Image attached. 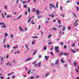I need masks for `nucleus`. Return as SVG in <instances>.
I'll return each mask as SVG.
<instances>
[{
    "instance_id": "1",
    "label": "nucleus",
    "mask_w": 79,
    "mask_h": 79,
    "mask_svg": "<svg viewBox=\"0 0 79 79\" xmlns=\"http://www.w3.org/2000/svg\"><path fill=\"white\" fill-rule=\"evenodd\" d=\"M59 49V47H58L56 46L55 47V50L56 52H57L58 53V52H59L60 51L58 50Z\"/></svg>"
},
{
    "instance_id": "2",
    "label": "nucleus",
    "mask_w": 79,
    "mask_h": 79,
    "mask_svg": "<svg viewBox=\"0 0 79 79\" xmlns=\"http://www.w3.org/2000/svg\"><path fill=\"white\" fill-rule=\"evenodd\" d=\"M55 64L56 65H58V64H59V62L58 61V60H56V62L55 63Z\"/></svg>"
},
{
    "instance_id": "3",
    "label": "nucleus",
    "mask_w": 79,
    "mask_h": 79,
    "mask_svg": "<svg viewBox=\"0 0 79 79\" xmlns=\"http://www.w3.org/2000/svg\"><path fill=\"white\" fill-rule=\"evenodd\" d=\"M44 58H46V61H47V60H48V58H49V57L47 56H44Z\"/></svg>"
},
{
    "instance_id": "4",
    "label": "nucleus",
    "mask_w": 79,
    "mask_h": 79,
    "mask_svg": "<svg viewBox=\"0 0 79 79\" xmlns=\"http://www.w3.org/2000/svg\"><path fill=\"white\" fill-rule=\"evenodd\" d=\"M31 60V58H28L25 60V61H30Z\"/></svg>"
},
{
    "instance_id": "5",
    "label": "nucleus",
    "mask_w": 79,
    "mask_h": 79,
    "mask_svg": "<svg viewBox=\"0 0 79 79\" xmlns=\"http://www.w3.org/2000/svg\"><path fill=\"white\" fill-rule=\"evenodd\" d=\"M74 66L75 67H76V66H77V63L76 62H74Z\"/></svg>"
},
{
    "instance_id": "6",
    "label": "nucleus",
    "mask_w": 79,
    "mask_h": 79,
    "mask_svg": "<svg viewBox=\"0 0 79 79\" xmlns=\"http://www.w3.org/2000/svg\"><path fill=\"white\" fill-rule=\"evenodd\" d=\"M71 51L72 52H73V53H76V51L73 50V49L72 48H71Z\"/></svg>"
},
{
    "instance_id": "7",
    "label": "nucleus",
    "mask_w": 79,
    "mask_h": 79,
    "mask_svg": "<svg viewBox=\"0 0 79 79\" xmlns=\"http://www.w3.org/2000/svg\"><path fill=\"white\" fill-rule=\"evenodd\" d=\"M63 55V52H61L59 54V56H61Z\"/></svg>"
},
{
    "instance_id": "8",
    "label": "nucleus",
    "mask_w": 79,
    "mask_h": 79,
    "mask_svg": "<svg viewBox=\"0 0 79 79\" xmlns=\"http://www.w3.org/2000/svg\"><path fill=\"white\" fill-rule=\"evenodd\" d=\"M40 18H42V16H41V15H40L38 17V19H40Z\"/></svg>"
},
{
    "instance_id": "9",
    "label": "nucleus",
    "mask_w": 79,
    "mask_h": 79,
    "mask_svg": "<svg viewBox=\"0 0 79 79\" xmlns=\"http://www.w3.org/2000/svg\"><path fill=\"white\" fill-rule=\"evenodd\" d=\"M78 25V24L76 22L74 23L73 26H77Z\"/></svg>"
},
{
    "instance_id": "10",
    "label": "nucleus",
    "mask_w": 79,
    "mask_h": 79,
    "mask_svg": "<svg viewBox=\"0 0 79 79\" xmlns=\"http://www.w3.org/2000/svg\"><path fill=\"white\" fill-rule=\"evenodd\" d=\"M63 55L65 56H68V54L64 53L63 54Z\"/></svg>"
},
{
    "instance_id": "11",
    "label": "nucleus",
    "mask_w": 79,
    "mask_h": 79,
    "mask_svg": "<svg viewBox=\"0 0 79 79\" xmlns=\"http://www.w3.org/2000/svg\"><path fill=\"white\" fill-rule=\"evenodd\" d=\"M72 14H73V15H74L75 17L76 18H77V16H76V14L73 12H72Z\"/></svg>"
},
{
    "instance_id": "12",
    "label": "nucleus",
    "mask_w": 79,
    "mask_h": 79,
    "mask_svg": "<svg viewBox=\"0 0 79 79\" xmlns=\"http://www.w3.org/2000/svg\"><path fill=\"white\" fill-rule=\"evenodd\" d=\"M30 10H31V8H30V7H28V11L29 13H30Z\"/></svg>"
},
{
    "instance_id": "13",
    "label": "nucleus",
    "mask_w": 79,
    "mask_h": 79,
    "mask_svg": "<svg viewBox=\"0 0 79 79\" xmlns=\"http://www.w3.org/2000/svg\"><path fill=\"white\" fill-rule=\"evenodd\" d=\"M19 29L21 31H23V30L21 27H20Z\"/></svg>"
},
{
    "instance_id": "14",
    "label": "nucleus",
    "mask_w": 79,
    "mask_h": 79,
    "mask_svg": "<svg viewBox=\"0 0 79 79\" xmlns=\"http://www.w3.org/2000/svg\"><path fill=\"white\" fill-rule=\"evenodd\" d=\"M52 29H53V30H55V31H56L57 30V28L55 27H54L52 28Z\"/></svg>"
},
{
    "instance_id": "15",
    "label": "nucleus",
    "mask_w": 79,
    "mask_h": 79,
    "mask_svg": "<svg viewBox=\"0 0 79 79\" xmlns=\"http://www.w3.org/2000/svg\"><path fill=\"white\" fill-rule=\"evenodd\" d=\"M36 52H37V50H36L35 52H33V55H35V53H36Z\"/></svg>"
},
{
    "instance_id": "16",
    "label": "nucleus",
    "mask_w": 79,
    "mask_h": 79,
    "mask_svg": "<svg viewBox=\"0 0 79 79\" xmlns=\"http://www.w3.org/2000/svg\"><path fill=\"white\" fill-rule=\"evenodd\" d=\"M2 28H4V27L5 28H6V25H5L2 26Z\"/></svg>"
},
{
    "instance_id": "17",
    "label": "nucleus",
    "mask_w": 79,
    "mask_h": 79,
    "mask_svg": "<svg viewBox=\"0 0 79 79\" xmlns=\"http://www.w3.org/2000/svg\"><path fill=\"white\" fill-rule=\"evenodd\" d=\"M74 46H76V44H72V47H74Z\"/></svg>"
},
{
    "instance_id": "18",
    "label": "nucleus",
    "mask_w": 79,
    "mask_h": 79,
    "mask_svg": "<svg viewBox=\"0 0 79 79\" xmlns=\"http://www.w3.org/2000/svg\"><path fill=\"white\" fill-rule=\"evenodd\" d=\"M58 23H59V24L60 25V24H61V23L60 22V20H58Z\"/></svg>"
},
{
    "instance_id": "19",
    "label": "nucleus",
    "mask_w": 79,
    "mask_h": 79,
    "mask_svg": "<svg viewBox=\"0 0 79 79\" xmlns=\"http://www.w3.org/2000/svg\"><path fill=\"white\" fill-rule=\"evenodd\" d=\"M5 35L6 37H7V36L8 35V34H7L6 33H5Z\"/></svg>"
},
{
    "instance_id": "20",
    "label": "nucleus",
    "mask_w": 79,
    "mask_h": 79,
    "mask_svg": "<svg viewBox=\"0 0 79 79\" xmlns=\"http://www.w3.org/2000/svg\"><path fill=\"white\" fill-rule=\"evenodd\" d=\"M71 26H69L68 28V29L69 30H71Z\"/></svg>"
},
{
    "instance_id": "21",
    "label": "nucleus",
    "mask_w": 79,
    "mask_h": 79,
    "mask_svg": "<svg viewBox=\"0 0 79 79\" xmlns=\"http://www.w3.org/2000/svg\"><path fill=\"white\" fill-rule=\"evenodd\" d=\"M31 19L30 18L28 20V23H30V21H31Z\"/></svg>"
},
{
    "instance_id": "22",
    "label": "nucleus",
    "mask_w": 79,
    "mask_h": 79,
    "mask_svg": "<svg viewBox=\"0 0 79 79\" xmlns=\"http://www.w3.org/2000/svg\"><path fill=\"white\" fill-rule=\"evenodd\" d=\"M51 37H52V35H51V34L49 35L48 36V38H50Z\"/></svg>"
},
{
    "instance_id": "23",
    "label": "nucleus",
    "mask_w": 79,
    "mask_h": 79,
    "mask_svg": "<svg viewBox=\"0 0 79 79\" xmlns=\"http://www.w3.org/2000/svg\"><path fill=\"white\" fill-rule=\"evenodd\" d=\"M64 30H66V28H65V27H64L62 31H63Z\"/></svg>"
},
{
    "instance_id": "24",
    "label": "nucleus",
    "mask_w": 79,
    "mask_h": 79,
    "mask_svg": "<svg viewBox=\"0 0 79 79\" xmlns=\"http://www.w3.org/2000/svg\"><path fill=\"white\" fill-rule=\"evenodd\" d=\"M1 15L2 16V18L4 19V15H3V13H2L1 14Z\"/></svg>"
},
{
    "instance_id": "25",
    "label": "nucleus",
    "mask_w": 79,
    "mask_h": 79,
    "mask_svg": "<svg viewBox=\"0 0 79 79\" xmlns=\"http://www.w3.org/2000/svg\"><path fill=\"white\" fill-rule=\"evenodd\" d=\"M40 28H41V26L39 25V28H38V30H40Z\"/></svg>"
},
{
    "instance_id": "26",
    "label": "nucleus",
    "mask_w": 79,
    "mask_h": 79,
    "mask_svg": "<svg viewBox=\"0 0 79 79\" xmlns=\"http://www.w3.org/2000/svg\"><path fill=\"white\" fill-rule=\"evenodd\" d=\"M32 38H38V37H37V36H35V37L32 36Z\"/></svg>"
},
{
    "instance_id": "27",
    "label": "nucleus",
    "mask_w": 79,
    "mask_h": 79,
    "mask_svg": "<svg viewBox=\"0 0 79 79\" xmlns=\"http://www.w3.org/2000/svg\"><path fill=\"white\" fill-rule=\"evenodd\" d=\"M24 8H27V5H25L24 6Z\"/></svg>"
},
{
    "instance_id": "28",
    "label": "nucleus",
    "mask_w": 79,
    "mask_h": 79,
    "mask_svg": "<svg viewBox=\"0 0 79 79\" xmlns=\"http://www.w3.org/2000/svg\"><path fill=\"white\" fill-rule=\"evenodd\" d=\"M48 74H49V73H47L45 77H47Z\"/></svg>"
},
{
    "instance_id": "29",
    "label": "nucleus",
    "mask_w": 79,
    "mask_h": 79,
    "mask_svg": "<svg viewBox=\"0 0 79 79\" xmlns=\"http://www.w3.org/2000/svg\"><path fill=\"white\" fill-rule=\"evenodd\" d=\"M77 11H79V7H77Z\"/></svg>"
},
{
    "instance_id": "30",
    "label": "nucleus",
    "mask_w": 79,
    "mask_h": 79,
    "mask_svg": "<svg viewBox=\"0 0 79 79\" xmlns=\"http://www.w3.org/2000/svg\"><path fill=\"white\" fill-rule=\"evenodd\" d=\"M42 64V63H41V62H39V66H41V64Z\"/></svg>"
},
{
    "instance_id": "31",
    "label": "nucleus",
    "mask_w": 79,
    "mask_h": 79,
    "mask_svg": "<svg viewBox=\"0 0 79 79\" xmlns=\"http://www.w3.org/2000/svg\"><path fill=\"white\" fill-rule=\"evenodd\" d=\"M47 47H46V46H45L44 48V50H47Z\"/></svg>"
},
{
    "instance_id": "32",
    "label": "nucleus",
    "mask_w": 79,
    "mask_h": 79,
    "mask_svg": "<svg viewBox=\"0 0 79 79\" xmlns=\"http://www.w3.org/2000/svg\"><path fill=\"white\" fill-rule=\"evenodd\" d=\"M60 44H61V45H63V44H64V43L62 42H60Z\"/></svg>"
},
{
    "instance_id": "33",
    "label": "nucleus",
    "mask_w": 79,
    "mask_h": 79,
    "mask_svg": "<svg viewBox=\"0 0 79 79\" xmlns=\"http://www.w3.org/2000/svg\"><path fill=\"white\" fill-rule=\"evenodd\" d=\"M10 36H11V38H13V35H12V34H10Z\"/></svg>"
},
{
    "instance_id": "34",
    "label": "nucleus",
    "mask_w": 79,
    "mask_h": 79,
    "mask_svg": "<svg viewBox=\"0 0 79 79\" xmlns=\"http://www.w3.org/2000/svg\"><path fill=\"white\" fill-rule=\"evenodd\" d=\"M63 27V25H60L58 27L60 28V27Z\"/></svg>"
},
{
    "instance_id": "35",
    "label": "nucleus",
    "mask_w": 79,
    "mask_h": 79,
    "mask_svg": "<svg viewBox=\"0 0 79 79\" xmlns=\"http://www.w3.org/2000/svg\"><path fill=\"white\" fill-rule=\"evenodd\" d=\"M31 70L30 69V70L29 71H28V74H30V72H31Z\"/></svg>"
},
{
    "instance_id": "36",
    "label": "nucleus",
    "mask_w": 79,
    "mask_h": 79,
    "mask_svg": "<svg viewBox=\"0 0 79 79\" xmlns=\"http://www.w3.org/2000/svg\"><path fill=\"white\" fill-rule=\"evenodd\" d=\"M22 3H26L27 2H26V1H23V2H22Z\"/></svg>"
},
{
    "instance_id": "37",
    "label": "nucleus",
    "mask_w": 79,
    "mask_h": 79,
    "mask_svg": "<svg viewBox=\"0 0 79 79\" xmlns=\"http://www.w3.org/2000/svg\"><path fill=\"white\" fill-rule=\"evenodd\" d=\"M5 40H6V39L5 38H4L3 40V43H5Z\"/></svg>"
},
{
    "instance_id": "38",
    "label": "nucleus",
    "mask_w": 79,
    "mask_h": 79,
    "mask_svg": "<svg viewBox=\"0 0 79 79\" xmlns=\"http://www.w3.org/2000/svg\"><path fill=\"white\" fill-rule=\"evenodd\" d=\"M21 15H20L19 17H17V19H19V18H21Z\"/></svg>"
},
{
    "instance_id": "39",
    "label": "nucleus",
    "mask_w": 79,
    "mask_h": 79,
    "mask_svg": "<svg viewBox=\"0 0 79 79\" xmlns=\"http://www.w3.org/2000/svg\"><path fill=\"white\" fill-rule=\"evenodd\" d=\"M10 45L9 44L7 45V48H10Z\"/></svg>"
},
{
    "instance_id": "40",
    "label": "nucleus",
    "mask_w": 79,
    "mask_h": 79,
    "mask_svg": "<svg viewBox=\"0 0 79 79\" xmlns=\"http://www.w3.org/2000/svg\"><path fill=\"white\" fill-rule=\"evenodd\" d=\"M0 78L1 79H3V77H0Z\"/></svg>"
},
{
    "instance_id": "41",
    "label": "nucleus",
    "mask_w": 79,
    "mask_h": 79,
    "mask_svg": "<svg viewBox=\"0 0 79 79\" xmlns=\"http://www.w3.org/2000/svg\"><path fill=\"white\" fill-rule=\"evenodd\" d=\"M64 48H67V46H66V45H65V46H64Z\"/></svg>"
},
{
    "instance_id": "42",
    "label": "nucleus",
    "mask_w": 79,
    "mask_h": 79,
    "mask_svg": "<svg viewBox=\"0 0 79 79\" xmlns=\"http://www.w3.org/2000/svg\"><path fill=\"white\" fill-rule=\"evenodd\" d=\"M50 44L51 45V44H52V42H49V43H48V45H49Z\"/></svg>"
},
{
    "instance_id": "43",
    "label": "nucleus",
    "mask_w": 79,
    "mask_h": 79,
    "mask_svg": "<svg viewBox=\"0 0 79 79\" xmlns=\"http://www.w3.org/2000/svg\"><path fill=\"white\" fill-rule=\"evenodd\" d=\"M25 46H26V48H27V47H29V46L28 45H27V44H25Z\"/></svg>"
},
{
    "instance_id": "44",
    "label": "nucleus",
    "mask_w": 79,
    "mask_h": 79,
    "mask_svg": "<svg viewBox=\"0 0 79 79\" xmlns=\"http://www.w3.org/2000/svg\"><path fill=\"white\" fill-rule=\"evenodd\" d=\"M33 11H35V12H36V10H35V9H33Z\"/></svg>"
},
{
    "instance_id": "45",
    "label": "nucleus",
    "mask_w": 79,
    "mask_h": 79,
    "mask_svg": "<svg viewBox=\"0 0 79 79\" xmlns=\"http://www.w3.org/2000/svg\"><path fill=\"white\" fill-rule=\"evenodd\" d=\"M75 71L77 72V73H79V70L76 69Z\"/></svg>"
},
{
    "instance_id": "46",
    "label": "nucleus",
    "mask_w": 79,
    "mask_h": 79,
    "mask_svg": "<svg viewBox=\"0 0 79 79\" xmlns=\"http://www.w3.org/2000/svg\"><path fill=\"white\" fill-rule=\"evenodd\" d=\"M50 54H51V55H53V52H51L50 53Z\"/></svg>"
},
{
    "instance_id": "47",
    "label": "nucleus",
    "mask_w": 79,
    "mask_h": 79,
    "mask_svg": "<svg viewBox=\"0 0 79 79\" xmlns=\"http://www.w3.org/2000/svg\"><path fill=\"white\" fill-rule=\"evenodd\" d=\"M54 48V47L53 46H52V49H51V50H53Z\"/></svg>"
},
{
    "instance_id": "48",
    "label": "nucleus",
    "mask_w": 79,
    "mask_h": 79,
    "mask_svg": "<svg viewBox=\"0 0 79 79\" xmlns=\"http://www.w3.org/2000/svg\"><path fill=\"white\" fill-rule=\"evenodd\" d=\"M11 74V73H9L7 74V76H10V75Z\"/></svg>"
},
{
    "instance_id": "49",
    "label": "nucleus",
    "mask_w": 79,
    "mask_h": 79,
    "mask_svg": "<svg viewBox=\"0 0 79 79\" xmlns=\"http://www.w3.org/2000/svg\"><path fill=\"white\" fill-rule=\"evenodd\" d=\"M57 3H58V2H57L56 3V7L57 8H58V5L57 4Z\"/></svg>"
},
{
    "instance_id": "50",
    "label": "nucleus",
    "mask_w": 79,
    "mask_h": 79,
    "mask_svg": "<svg viewBox=\"0 0 79 79\" xmlns=\"http://www.w3.org/2000/svg\"><path fill=\"white\" fill-rule=\"evenodd\" d=\"M66 62V61H63L62 62V63H65Z\"/></svg>"
},
{
    "instance_id": "51",
    "label": "nucleus",
    "mask_w": 79,
    "mask_h": 79,
    "mask_svg": "<svg viewBox=\"0 0 79 79\" xmlns=\"http://www.w3.org/2000/svg\"><path fill=\"white\" fill-rule=\"evenodd\" d=\"M36 61L34 63H33L32 64H35L36 63Z\"/></svg>"
},
{
    "instance_id": "52",
    "label": "nucleus",
    "mask_w": 79,
    "mask_h": 79,
    "mask_svg": "<svg viewBox=\"0 0 79 79\" xmlns=\"http://www.w3.org/2000/svg\"><path fill=\"white\" fill-rule=\"evenodd\" d=\"M12 79H15V76H13L12 77Z\"/></svg>"
},
{
    "instance_id": "53",
    "label": "nucleus",
    "mask_w": 79,
    "mask_h": 79,
    "mask_svg": "<svg viewBox=\"0 0 79 79\" xmlns=\"http://www.w3.org/2000/svg\"><path fill=\"white\" fill-rule=\"evenodd\" d=\"M5 8L6 10V9H7V6H5Z\"/></svg>"
},
{
    "instance_id": "54",
    "label": "nucleus",
    "mask_w": 79,
    "mask_h": 79,
    "mask_svg": "<svg viewBox=\"0 0 79 79\" xmlns=\"http://www.w3.org/2000/svg\"><path fill=\"white\" fill-rule=\"evenodd\" d=\"M77 52H79V48L77 49Z\"/></svg>"
},
{
    "instance_id": "55",
    "label": "nucleus",
    "mask_w": 79,
    "mask_h": 79,
    "mask_svg": "<svg viewBox=\"0 0 79 79\" xmlns=\"http://www.w3.org/2000/svg\"><path fill=\"white\" fill-rule=\"evenodd\" d=\"M62 6L61 5V9H60V10H62Z\"/></svg>"
},
{
    "instance_id": "56",
    "label": "nucleus",
    "mask_w": 79,
    "mask_h": 79,
    "mask_svg": "<svg viewBox=\"0 0 79 79\" xmlns=\"http://www.w3.org/2000/svg\"><path fill=\"white\" fill-rule=\"evenodd\" d=\"M37 13H39V10H37L36 11Z\"/></svg>"
},
{
    "instance_id": "57",
    "label": "nucleus",
    "mask_w": 79,
    "mask_h": 79,
    "mask_svg": "<svg viewBox=\"0 0 79 79\" xmlns=\"http://www.w3.org/2000/svg\"><path fill=\"white\" fill-rule=\"evenodd\" d=\"M7 18H10V15H7Z\"/></svg>"
},
{
    "instance_id": "58",
    "label": "nucleus",
    "mask_w": 79,
    "mask_h": 79,
    "mask_svg": "<svg viewBox=\"0 0 79 79\" xmlns=\"http://www.w3.org/2000/svg\"><path fill=\"white\" fill-rule=\"evenodd\" d=\"M25 15H27V12H25Z\"/></svg>"
},
{
    "instance_id": "59",
    "label": "nucleus",
    "mask_w": 79,
    "mask_h": 79,
    "mask_svg": "<svg viewBox=\"0 0 79 79\" xmlns=\"http://www.w3.org/2000/svg\"><path fill=\"white\" fill-rule=\"evenodd\" d=\"M35 44L34 41H33L32 42V44Z\"/></svg>"
},
{
    "instance_id": "60",
    "label": "nucleus",
    "mask_w": 79,
    "mask_h": 79,
    "mask_svg": "<svg viewBox=\"0 0 79 79\" xmlns=\"http://www.w3.org/2000/svg\"><path fill=\"white\" fill-rule=\"evenodd\" d=\"M77 5H79V2H77Z\"/></svg>"
},
{
    "instance_id": "61",
    "label": "nucleus",
    "mask_w": 79,
    "mask_h": 79,
    "mask_svg": "<svg viewBox=\"0 0 79 79\" xmlns=\"http://www.w3.org/2000/svg\"><path fill=\"white\" fill-rule=\"evenodd\" d=\"M17 12H15V13H14L15 15H17Z\"/></svg>"
},
{
    "instance_id": "62",
    "label": "nucleus",
    "mask_w": 79,
    "mask_h": 79,
    "mask_svg": "<svg viewBox=\"0 0 79 79\" xmlns=\"http://www.w3.org/2000/svg\"><path fill=\"white\" fill-rule=\"evenodd\" d=\"M2 25H5V23H2Z\"/></svg>"
},
{
    "instance_id": "63",
    "label": "nucleus",
    "mask_w": 79,
    "mask_h": 79,
    "mask_svg": "<svg viewBox=\"0 0 79 79\" xmlns=\"http://www.w3.org/2000/svg\"><path fill=\"white\" fill-rule=\"evenodd\" d=\"M33 78H34V77H32L30 78V79H33Z\"/></svg>"
},
{
    "instance_id": "64",
    "label": "nucleus",
    "mask_w": 79,
    "mask_h": 79,
    "mask_svg": "<svg viewBox=\"0 0 79 79\" xmlns=\"http://www.w3.org/2000/svg\"><path fill=\"white\" fill-rule=\"evenodd\" d=\"M76 79H79V77H77Z\"/></svg>"
}]
</instances>
